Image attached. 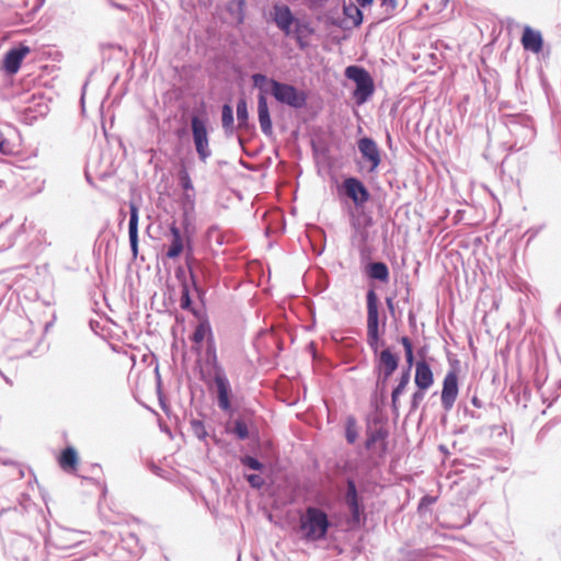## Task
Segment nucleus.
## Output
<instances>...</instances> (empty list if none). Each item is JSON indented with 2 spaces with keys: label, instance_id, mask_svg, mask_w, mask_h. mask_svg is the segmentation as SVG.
Instances as JSON below:
<instances>
[{
  "label": "nucleus",
  "instance_id": "f257e3e1",
  "mask_svg": "<svg viewBox=\"0 0 561 561\" xmlns=\"http://www.w3.org/2000/svg\"><path fill=\"white\" fill-rule=\"evenodd\" d=\"M329 527L328 515L319 507L309 506L299 517V531L307 541L324 539Z\"/></svg>",
  "mask_w": 561,
  "mask_h": 561
},
{
  "label": "nucleus",
  "instance_id": "f03ea898",
  "mask_svg": "<svg viewBox=\"0 0 561 561\" xmlns=\"http://www.w3.org/2000/svg\"><path fill=\"white\" fill-rule=\"evenodd\" d=\"M345 76L347 79L353 80L356 83V89L354 91V99L356 100V103L358 105L365 103L375 90L374 81L369 72L357 66H348L345 69Z\"/></svg>",
  "mask_w": 561,
  "mask_h": 561
},
{
  "label": "nucleus",
  "instance_id": "7ed1b4c3",
  "mask_svg": "<svg viewBox=\"0 0 561 561\" xmlns=\"http://www.w3.org/2000/svg\"><path fill=\"white\" fill-rule=\"evenodd\" d=\"M270 84L272 87V94L278 102L295 108H300L306 104V93L294 85L282 83L274 79L270 80Z\"/></svg>",
  "mask_w": 561,
  "mask_h": 561
},
{
  "label": "nucleus",
  "instance_id": "20e7f679",
  "mask_svg": "<svg viewBox=\"0 0 561 561\" xmlns=\"http://www.w3.org/2000/svg\"><path fill=\"white\" fill-rule=\"evenodd\" d=\"M379 313L378 298L374 290L367 293V340L369 345L377 351L379 340Z\"/></svg>",
  "mask_w": 561,
  "mask_h": 561
},
{
  "label": "nucleus",
  "instance_id": "39448f33",
  "mask_svg": "<svg viewBox=\"0 0 561 561\" xmlns=\"http://www.w3.org/2000/svg\"><path fill=\"white\" fill-rule=\"evenodd\" d=\"M191 127L196 152L202 161H206L211 156L206 122L193 116Z\"/></svg>",
  "mask_w": 561,
  "mask_h": 561
},
{
  "label": "nucleus",
  "instance_id": "423d86ee",
  "mask_svg": "<svg viewBox=\"0 0 561 561\" xmlns=\"http://www.w3.org/2000/svg\"><path fill=\"white\" fill-rule=\"evenodd\" d=\"M169 231L170 243L167 247L165 257L174 260L184 252L185 248H191V239L181 231L175 222L170 225Z\"/></svg>",
  "mask_w": 561,
  "mask_h": 561
},
{
  "label": "nucleus",
  "instance_id": "0eeeda50",
  "mask_svg": "<svg viewBox=\"0 0 561 561\" xmlns=\"http://www.w3.org/2000/svg\"><path fill=\"white\" fill-rule=\"evenodd\" d=\"M358 150L365 161L368 162L367 171L375 172L381 163V154L378 145L369 137H363L358 140Z\"/></svg>",
  "mask_w": 561,
  "mask_h": 561
},
{
  "label": "nucleus",
  "instance_id": "6e6552de",
  "mask_svg": "<svg viewBox=\"0 0 561 561\" xmlns=\"http://www.w3.org/2000/svg\"><path fill=\"white\" fill-rule=\"evenodd\" d=\"M458 374L457 371L449 370L444 380H443V389H442V405L446 411H449L458 397Z\"/></svg>",
  "mask_w": 561,
  "mask_h": 561
},
{
  "label": "nucleus",
  "instance_id": "1a4fd4ad",
  "mask_svg": "<svg viewBox=\"0 0 561 561\" xmlns=\"http://www.w3.org/2000/svg\"><path fill=\"white\" fill-rule=\"evenodd\" d=\"M31 53V48L24 44L7 51L2 60V69L9 75H15L23 62V59Z\"/></svg>",
  "mask_w": 561,
  "mask_h": 561
},
{
  "label": "nucleus",
  "instance_id": "9d476101",
  "mask_svg": "<svg viewBox=\"0 0 561 561\" xmlns=\"http://www.w3.org/2000/svg\"><path fill=\"white\" fill-rule=\"evenodd\" d=\"M343 186L347 197H350L355 205H364L370 198L368 190L356 178L345 179L343 182Z\"/></svg>",
  "mask_w": 561,
  "mask_h": 561
},
{
  "label": "nucleus",
  "instance_id": "9b49d317",
  "mask_svg": "<svg viewBox=\"0 0 561 561\" xmlns=\"http://www.w3.org/2000/svg\"><path fill=\"white\" fill-rule=\"evenodd\" d=\"M273 20L285 35L291 34V25L296 22V19L288 5L275 3L273 5Z\"/></svg>",
  "mask_w": 561,
  "mask_h": 561
},
{
  "label": "nucleus",
  "instance_id": "f8f14e48",
  "mask_svg": "<svg viewBox=\"0 0 561 561\" xmlns=\"http://www.w3.org/2000/svg\"><path fill=\"white\" fill-rule=\"evenodd\" d=\"M214 382L217 389V399H218V407L222 411H230L231 410V402H230V385L227 379V377L222 373H216L214 377Z\"/></svg>",
  "mask_w": 561,
  "mask_h": 561
},
{
  "label": "nucleus",
  "instance_id": "ddd939ff",
  "mask_svg": "<svg viewBox=\"0 0 561 561\" xmlns=\"http://www.w3.org/2000/svg\"><path fill=\"white\" fill-rule=\"evenodd\" d=\"M414 382L420 390H427L434 385V374L424 359L415 364Z\"/></svg>",
  "mask_w": 561,
  "mask_h": 561
},
{
  "label": "nucleus",
  "instance_id": "4468645a",
  "mask_svg": "<svg viewBox=\"0 0 561 561\" xmlns=\"http://www.w3.org/2000/svg\"><path fill=\"white\" fill-rule=\"evenodd\" d=\"M399 357L389 348L380 352L378 368L383 374V380H387L398 368Z\"/></svg>",
  "mask_w": 561,
  "mask_h": 561
},
{
  "label": "nucleus",
  "instance_id": "2eb2a0df",
  "mask_svg": "<svg viewBox=\"0 0 561 561\" xmlns=\"http://www.w3.org/2000/svg\"><path fill=\"white\" fill-rule=\"evenodd\" d=\"M522 45L524 49L538 54L542 50V36L540 32L533 30L530 26H525L522 35Z\"/></svg>",
  "mask_w": 561,
  "mask_h": 561
},
{
  "label": "nucleus",
  "instance_id": "dca6fc26",
  "mask_svg": "<svg viewBox=\"0 0 561 561\" xmlns=\"http://www.w3.org/2000/svg\"><path fill=\"white\" fill-rule=\"evenodd\" d=\"M257 117L262 133L266 136H271L273 134V125L267 101L263 93H261L257 99Z\"/></svg>",
  "mask_w": 561,
  "mask_h": 561
},
{
  "label": "nucleus",
  "instance_id": "f3484780",
  "mask_svg": "<svg viewBox=\"0 0 561 561\" xmlns=\"http://www.w3.org/2000/svg\"><path fill=\"white\" fill-rule=\"evenodd\" d=\"M129 209H130V218H129V225H128V234H129V242H130L133 257L136 259L138 255L139 211H138V207L134 203H131L129 205Z\"/></svg>",
  "mask_w": 561,
  "mask_h": 561
},
{
  "label": "nucleus",
  "instance_id": "a211bd4d",
  "mask_svg": "<svg viewBox=\"0 0 561 561\" xmlns=\"http://www.w3.org/2000/svg\"><path fill=\"white\" fill-rule=\"evenodd\" d=\"M78 455L73 447H66L58 458L60 468L67 472H76L78 469Z\"/></svg>",
  "mask_w": 561,
  "mask_h": 561
},
{
  "label": "nucleus",
  "instance_id": "6ab92c4d",
  "mask_svg": "<svg viewBox=\"0 0 561 561\" xmlns=\"http://www.w3.org/2000/svg\"><path fill=\"white\" fill-rule=\"evenodd\" d=\"M345 501L351 510L354 519H359L362 507L358 502L357 490L354 481H347V491L345 494Z\"/></svg>",
  "mask_w": 561,
  "mask_h": 561
},
{
  "label": "nucleus",
  "instance_id": "aec40b11",
  "mask_svg": "<svg viewBox=\"0 0 561 561\" xmlns=\"http://www.w3.org/2000/svg\"><path fill=\"white\" fill-rule=\"evenodd\" d=\"M366 274L371 279H377L382 283H388L389 280V268L383 262L369 263L366 266Z\"/></svg>",
  "mask_w": 561,
  "mask_h": 561
},
{
  "label": "nucleus",
  "instance_id": "412c9836",
  "mask_svg": "<svg viewBox=\"0 0 561 561\" xmlns=\"http://www.w3.org/2000/svg\"><path fill=\"white\" fill-rule=\"evenodd\" d=\"M409 381L410 371L407 370L401 375L398 386L393 389L391 393V405L394 412H398L399 410V396L405 390L407 386L409 385Z\"/></svg>",
  "mask_w": 561,
  "mask_h": 561
},
{
  "label": "nucleus",
  "instance_id": "4be33fe9",
  "mask_svg": "<svg viewBox=\"0 0 561 561\" xmlns=\"http://www.w3.org/2000/svg\"><path fill=\"white\" fill-rule=\"evenodd\" d=\"M237 121L238 128L247 129L249 121L248 104L244 99H240L237 103Z\"/></svg>",
  "mask_w": 561,
  "mask_h": 561
},
{
  "label": "nucleus",
  "instance_id": "5701e85b",
  "mask_svg": "<svg viewBox=\"0 0 561 561\" xmlns=\"http://www.w3.org/2000/svg\"><path fill=\"white\" fill-rule=\"evenodd\" d=\"M227 431L229 433H232L238 439H241V440H243V439L249 437L248 425L241 419L236 420L232 423V425L227 428Z\"/></svg>",
  "mask_w": 561,
  "mask_h": 561
},
{
  "label": "nucleus",
  "instance_id": "b1692460",
  "mask_svg": "<svg viewBox=\"0 0 561 561\" xmlns=\"http://www.w3.org/2000/svg\"><path fill=\"white\" fill-rule=\"evenodd\" d=\"M357 422L354 416H348L345 422V437L348 444H354L357 439Z\"/></svg>",
  "mask_w": 561,
  "mask_h": 561
},
{
  "label": "nucleus",
  "instance_id": "393cba45",
  "mask_svg": "<svg viewBox=\"0 0 561 561\" xmlns=\"http://www.w3.org/2000/svg\"><path fill=\"white\" fill-rule=\"evenodd\" d=\"M343 11L344 15L352 21L354 26L360 25L363 22V13L355 4L344 5Z\"/></svg>",
  "mask_w": 561,
  "mask_h": 561
},
{
  "label": "nucleus",
  "instance_id": "a878e982",
  "mask_svg": "<svg viewBox=\"0 0 561 561\" xmlns=\"http://www.w3.org/2000/svg\"><path fill=\"white\" fill-rule=\"evenodd\" d=\"M221 123L227 133L233 130V111L229 104H225L221 110Z\"/></svg>",
  "mask_w": 561,
  "mask_h": 561
},
{
  "label": "nucleus",
  "instance_id": "bb28decb",
  "mask_svg": "<svg viewBox=\"0 0 561 561\" xmlns=\"http://www.w3.org/2000/svg\"><path fill=\"white\" fill-rule=\"evenodd\" d=\"M312 32H313V30L309 26V24L300 23L299 21H296L295 37L300 47L305 46L304 37H306L307 35H310Z\"/></svg>",
  "mask_w": 561,
  "mask_h": 561
},
{
  "label": "nucleus",
  "instance_id": "cd10ccee",
  "mask_svg": "<svg viewBox=\"0 0 561 561\" xmlns=\"http://www.w3.org/2000/svg\"><path fill=\"white\" fill-rule=\"evenodd\" d=\"M209 333V328L207 324L205 323H199L195 330H194V333L192 335V341L195 343V344H201L206 335Z\"/></svg>",
  "mask_w": 561,
  "mask_h": 561
},
{
  "label": "nucleus",
  "instance_id": "c85d7f7f",
  "mask_svg": "<svg viewBox=\"0 0 561 561\" xmlns=\"http://www.w3.org/2000/svg\"><path fill=\"white\" fill-rule=\"evenodd\" d=\"M401 344L404 347L405 360H407V364H408V366L410 368L412 366V364H413V360H414L412 343H411V341H410V339L408 336H403L401 339Z\"/></svg>",
  "mask_w": 561,
  "mask_h": 561
},
{
  "label": "nucleus",
  "instance_id": "c756f323",
  "mask_svg": "<svg viewBox=\"0 0 561 561\" xmlns=\"http://www.w3.org/2000/svg\"><path fill=\"white\" fill-rule=\"evenodd\" d=\"M191 427L196 437L199 439H204L207 436V431L205 428L204 422L199 420H192Z\"/></svg>",
  "mask_w": 561,
  "mask_h": 561
},
{
  "label": "nucleus",
  "instance_id": "7c9ffc66",
  "mask_svg": "<svg viewBox=\"0 0 561 561\" xmlns=\"http://www.w3.org/2000/svg\"><path fill=\"white\" fill-rule=\"evenodd\" d=\"M386 437V434L381 430H376L374 432L368 433L365 446L367 449L371 448L375 443L378 440H383Z\"/></svg>",
  "mask_w": 561,
  "mask_h": 561
},
{
  "label": "nucleus",
  "instance_id": "2f4dec72",
  "mask_svg": "<svg viewBox=\"0 0 561 561\" xmlns=\"http://www.w3.org/2000/svg\"><path fill=\"white\" fill-rule=\"evenodd\" d=\"M179 178H180L181 185L184 190L187 191V190L193 188L192 180L190 178L188 172L185 169L180 171Z\"/></svg>",
  "mask_w": 561,
  "mask_h": 561
},
{
  "label": "nucleus",
  "instance_id": "473e14b6",
  "mask_svg": "<svg viewBox=\"0 0 561 561\" xmlns=\"http://www.w3.org/2000/svg\"><path fill=\"white\" fill-rule=\"evenodd\" d=\"M426 390H420L417 389V391H415L413 394H412V399H411V410L412 411H415L420 403L423 401L424 399V392Z\"/></svg>",
  "mask_w": 561,
  "mask_h": 561
},
{
  "label": "nucleus",
  "instance_id": "72a5a7b5",
  "mask_svg": "<svg viewBox=\"0 0 561 561\" xmlns=\"http://www.w3.org/2000/svg\"><path fill=\"white\" fill-rule=\"evenodd\" d=\"M242 463L247 467H249L250 469H253V470H261L262 469V463L256 460L255 458L251 457V456H245L243 459H242Z\"/></svg>",
  "mask_w": 561,
  "mask_h": 561
},
{
  "label": "nucleus",
  "instance_id": "f704fd0d",
  "mask_svg": "<svg viewBox=\"0 0 561 561\" xmlns=\"http://www.w3.org/2000/svg\"><path fill=\"white\" fill-rule=\"evenodd\" d=\"M252 81H253V84L260 89L263 88V84L266 83V82H270V80L267 79V77L265 75H262V73H255L252 76Z\"/></svg>",
  "mask_w": 561,
  "mask_h": 561
},
{
  "label": "nucleus",
  "instance_id": "c9c22d12",
  "mask_svg": "<svg viewBox=\"0 0 561 561\" xmlns=\"http://www.w3.org/2000/svg\"><path fill=\"white\" fill-rule=\"evenodd\" d=\"M249 483L254 488H261L263 485V479L259 474H249L248 476Z\"/></svg>",
  "mask_w": 561,
  "mask_h": 561
},
{
  "label": "nucleus",
  "instance_id": "e433bc0d",
  "mask_svg": "<svg viewBox=\"0 0 561 561\" xmlns=\"http://www.w3.org/2000/svg\"><path fill=\"white\" fill-rule=\"evenodd\" d=\"M190 305H191V299H190L188 290L184 289L182 297H181V307L183 309H187L190 307Z\"/></svg>",
  "mask_w": 561,
  "mask_h": 561
},
{
  "label": "nucleus",
  "instance_id": "4c0bfd02",
  "mask_svg": "<svg viewBox=\"0 0 561 561\" xmlns=\"http://www.w3.org/2000/svg\"><path fill=\"white\" fill-rule=\"evenodd\" d=\"M380 1H381V5H387L392 11L396 10L397 7H398V1L397 0H380Z\"/></svg>",
  "mask_w": 561,
  "mask_h": 561
},
{
  "label": "nucleus",
  "instance_id": "58836bf2",
  "mask_svg": "<svg viewBox=\"0 0 561 561\" xmlns=\"http://www.w3.org/2000/svg\"><path fill=\"white\" fill-rule=\"evenodd\" d=\"M356 1H357V2L359 3V5H362V7L369 5V4H371V3L374 2V0H356Z\"/></svg>",
  "mask_w": 561,
  "mask_h": 561
},
{
  "label": "nucleus",
  "instance_id": "ea45409f",
  "mask_svg": "<svg viewBox=\"0 0 561 561\" xmlns=\"http://www.w3.org/2000/svg\"><path fill=\"white\" fill-rule=\"evenodd\" d=\"M386 302H387V306H388L389 310L391 312H393V301H392V299L391 298H387Z\"/></svg>",
  "mask_w": 561,
  "mask_h": 561
},
{
  "label": "nucleus",
  "instance_id": "a19ab883",
  "mask_svg": "<svg viewBox=\"0 0 561 561\" xmlns=\"http://www.w3.org/2000/svg\"><path fill=\"white\" fill-rule=\"evenodd\" d=\"M5 146H7V144L4 141L0 142V152L5 153V149H4Z\"/></svg>",
  "mask_w": 561,
  "mask_h": 561
},
{
  "label": "nucleus",
  "instance_id": "79ce46f5",
  "mask_svg": "<svg viewBox=\"0 0 561 561\" xmlns=\"http://www.w3.org/2000/svg\"><path fill=\"white\" fill-rule=\"evenodd\" d=\"M444 2H448L449 0H443Z\"/></svg>",
  "mask_w": 561,
  "mask_h": 561
}]
</instances>
